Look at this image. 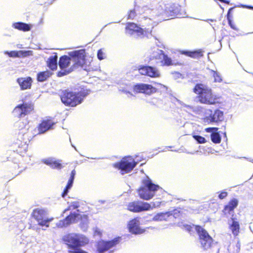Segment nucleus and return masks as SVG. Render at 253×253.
Returning <instances> with one entry per match:
<instances>
[{
  "label": "nucleus",
  "mask_w": 253,
  "mask_h": 253,
  "mask_svg": "<svg viewBox=\"0 0 253 253\" xmlns=\"http://www.w3.org/2000/svg\"><path fill=\"white\" fill-rule=\"evenodd\" d=\"M218 127H207L205 128V131L207 132H211V141L214 144L220 143L221 141V136L217 130Z\"/></svg>",
  "instance_id": "23"
},
{
  "label": "nucleus",
  "mask_w": 253,
  "mask_h": 253,
  "mask_svg": "<svg viewBox=\"0 0 253 253\" xmlns=\"http://www.w3.org/2000/svg\"><path fill=\"white\" fill-rule=\"evenodd\" d=\"M239 201L237 199L232 198L230 199L227 204L224 206L222 211L223 214L225 216L231 214L237 207Z\"/></svg>",
  "instance_id": "22"
},
{
  "label": "nucleus",
  "mask_w": 253,
  "mask_h": 253,
  "mask_svg": "<svg viewBox=\"0 0 253 253\" xmlns=\"http://www.w3.org/2000/svg\"><path fill=\"white\" fill-rule=\"evenodd\" d=\"M127 227L128 231L133 234H141L145 232V230L141 229L139 226V218L134 217L127 223Z\"/></svg>",
  "instance_id": "19"
},
{
  "label": "nucleus",
  "mask_w": 253,
  "mask_h": 253,
  "mask_svg": "<svg viewBox=\"0 0 253 253\" xmlns=\"http://www.w3.org/2000/svg\"><path fill=\"white\" fill-rule=\"evenodd\" d=\"M211 73L212 77L214 78V82L220 83L222 82V79L219 73L214 70H211Z\"/></svg>",
  "instance_id": "35"
},
{
  "label": "nucleus",
  "mask_w": 253,
  "mask_h": 253,
  "mask_svg": "<svg viewBox=\"0 0 253 253\" xmlns=\"http://www.w3.org/2000/svg\"><path fill=\"white\" fill-rule=\"evenodd\" d=\"M28 121H19L17 122V127L19 131V132H23L24 133V132H26L27 134H28Z\"/></svg>",
  "instance_id": "32"
},
{
  "label": "nucleus",
  "mask_w": 253,
  "mask_h": 253,
  "mask_svg": "<svg viewBox=\"0 0 253 253\" xmlns=\"http://www.w3.org/2000/svg\"><path fill=\"white\" fill-rule=\"evenodd\" d=\"M50 167L52 169H60L63 168V166L60 161L53 160Z\"/></svg>",
  "instance_id": "38"
},
{
  "label": "nucleus",
  "mask_w": 253,
  "mask_h": 253,
  "mask_svg": "<svg viewBox=\"0 0 253 253\" xmlns=\"http://www.w3.org/2000/svg\"><path fill=\"white\" fill-rule=\"evenodd\" d=\"M154 206H152L149 203L140 201H133L128 203L126 209L128 211L139 213L152 210Z\"/></svg>",
  "instance_id": "9"
},
{
  "label": "nucleus",
  "mask_w": 253,
  "mask_h": 253,
  "mask_svg": "<svg viewBox=\"0 0 253 253\" xmlns=\"http://www.w3.org/2000/svg\"><path fill=\"white\" fill-rule=\"evenodd\" d=\"M248 8H250V9H253V7H252V6H247Z\"/></svg>",
  "instance_id": "47"
},
{
  "label": "nucleus",
  "mask_w": 253,
  "mask_h": 253,
  "mask_svg": "<svg viewBox=\"0 0 253 253\" xmlns=\"http://www.w3.org/2000/svg\"><path fill=\"white\" fill-rule=\"evenodd\" d=\"M233 8H230L228 10L226 17H227V19L228 20V24H229V26H230V27L234 30L238 31V28L235 24H234V23L232 22L231 16L230 15V12L233 9Z\"/></svg>",
  "instance_id": "33"
},
{
  "label": "nucleus",
  "mask_w": 253,
  "mask_h": 253,
  "mask_svg": "<svg viewBox=\"0 0 253 253\" xmlns=\"http://www.w3.org/2000/svg\"><path fill=\"white\" fill-rule=\"evenodd\" d=\"M31 216L38 222L39 225L42 226L48 227V223L52 220V218L46 217V212L42 209H34L31 213Z\"/></svg>",
  "instance_id": "12"
},
{
  "label": "nucleus",
  "mask_w": 253,
  "mask_h": 253,
  "mask_svg": "<svg viewBox=\"0 0 253 253\" xmlns=\"http://www.w3.org/2000/svg\"><path fill=\"white\" fill-rule=\"evenodd\" d=\"M180 52L182 54L194 59H199L203 56V51L201 49L194 51L182 50Z\"/></svg>",
  "instance_id": "26"
},
{
  "label": "nucleus",
  "mask_w": 253,
  "mask_h": 253,
  "mask_svg": "<svg viewBox=\"0 0 253 253\" xmlns=\"http://www.w3.org/2000/svg\"><path fill=\"white\" fill-rule=\"evenodd\" d=\"M57 59L56 54L50 56L47 60L46 63L47 66L51 71H55L57 68Z\"/></svg>",
  "instance_id": "28"
},
{
  "label": "nucleus",
  "mask_w": 253,
  "mask_h": 253,
  "mask_svg": "<svg viewBox=\"0 0 253 253\" xmlns=\"http://www.w3.org/2000/svg\"><path fill=\"white\" fill-rule=\"evenodd\" d=\"M73 206L74 207V209H76V208H78V206H75V205H73Z\"/></svg>",
  "instance_id": "48"
},
{
  "label": "nucleus",
  "mask_w": 253,
  "mask_h": 253,
  "mask_svg": "<svg viewBox=\"0 0 253 253\" xmlns=\"http://www.w3.org/2000/svg\"><path fill=\"white\" fill-rule=\"evenodd\" d=\"M137 70L141 75L153 78L160 77L159 71L156 68L152 66L141 65L137 67Z\"/></svg>",
  "instance_id": "16"
},
{
  "label": "nucleus",
  "mask_w": 253,
  "mask_h": 253,
  "mask_svg": "<svg viewBox=\"0 0 253 253\" xmlns=\"http://www.w3.org/2000/svg\"><path fill=\"white\" fill-rule=\"evenodd\" d=\"M228 196V193L226 191H222L218 195V198L220 200L225 198Z\"/></svg>",
  "instance_id": "42"
},
{
  "label": "nucleus",
  "mask_w": 253,
  "mask_h": 253,
  "mask_svg": "<svg viewBox=\"0 0 253 253\" xmlns=\"http://www.w3.org/2000/svg\"><path fill=\"white\" fill-rule=\"evenodd\" d=\"M97 58L99 60H101L104 59V53L102 49H100L97 51Z\"/></svg>",
  "instance_id": "40"
},
{
  "label": "nucleus",
  "mask_w": 253,
  "mask_h": 253,
  "mask_svg": "<svg viewBox=\"0 0 253 253\" xmlns=\"http://www.w3.org/2000/svg\"><path fill=\"white\" fill-rule=\"evenodd\" d=\"M154 84H158V85H162L161 84H159V83H154Z\"/></svg>",
  "instance_id": "49"
},
{
  "label": "nucleus",
  "mask_w": 253,
  "mask_h": 253,
  "mask_svg": "<svg viewBox=\"0 0 253 253\" xmlns=\"http://www.w3.org/2000/svg\"><path fill=\"white\" fill-rule=\"evenodd\" d=\"M12 26L16 29L24 32L29 31L31 28L30 25L21 22L13 23Z\"/></svg>",
  "instance_id": "30"
},
{
  "label": "nucleus",
  "mask_w": 253,
  "mask_h": 253,
  "mask_svg": "<svg viewBox=\"0 0 253 253\" xmlns=\"http://www.w3.org/2000/svg\"><path fill=\"white\" fill-rule=\"evenodd\" d=\"M137 162L131 157H124L120 161L113 164V167L121 170L122 174L130 172L136 166Z\"/></svg>",
  "instance_id": "7"
},
{
  "label": "nucleus",
  "mask_w": 253,
  "mask_h": 253,
  "mask_svg": "<svg viewBox=\"0 0 253 253\" xmlns=\"http://www.w3.org/2000/svg\"><path fill=\"white\" fill-rule=\"evenodd\" d=\"M125 32L129 35H136L137 36H142L144 35L145 31L136 23L127 22L125 27Z\"/></svg>",
  "instance_id": "20"
},
{
  "label": "nucleus",
  "mask_w": 253,
  "mask_h": 253,
  "mask_svg": "<svg viewBox=\"0 0 253 253\" xmlns=\"http://www.w3.org/2000/svg\"><path fill=\"white\" fill-rule=\"evenodd\" d=\"M193 91L197 95L198 101L201 104L215 105L222 103L220 100L221 97L215 94L212 89L205 84H196Z\"/></svg>",
  "instance_id": "1"
},
{
  "label": "nucleus",
  "mask_w": 253,
  "mask_h": 253,
  "mask_svg": "<svg viewBox=\"0 0 253 253\" xmlns=\"http://www.w3.org/2000/svg\"><path fill=\"white\" fill-rule=\"evenodd\" d=\"M143 186L137 190L139 197L144 200H149L152 199L154 196L156 191L163 190L159 185L153 183L149 179H145L142 182Z\"/></svg>",
  "instance_id": "6"
},
{
  "label": "nucleus",
  "mask_w": 253,
  "mask_h": 253,
  "mask_svg": "<svg viewBox=\"0 0 253 253\" xmlns=\"http://www.w3.org/2000/svg\"><path fill=\"white\" fill-rule=\"evenodd\" d=\"M53 74L49 70L42 71L38 73L37 80L39 82H43L47 80Z\"/></svg>",
  "instance_id": "29"
},
{
  "label": "nucleus",
  "mask_w": 253,
  "mask_h": 253,
  "mask_svg": "<svg viewBox=\"0 0 253 253\" xmlns=\"http://www.w3.org/2000/svg\"><path fill=\"white\" fill-rule=\"evenodd\" d=\"M78 219H80L81 220L85 222L87 221L88 220V215L87 214H83L81 215L80 214L79 217H78Z\"/></svg>",
  "instance_id": "43"
},
{
  "label": "nucleus",
  "mask_w": 253,
  "mask_h": 253,
  "mask_svg": "<svg viewBox=\"0 0 253 253\" xmlns=\"http://www.w3.org/2000/svg\"><path fill=\"white\" fill-rule=\"evenodd\" d=\"M211 114L203 118V122L207 125L211 124L212 123H218L222 122L224 119L223 112L219 109H216L212 113L211 109L209 110Z\"/></svg>",
  "instance_id": "13"
},
{
  "label": "nucleus",
  "mask_w": 253,
  "mask_h": 253,
  "mask_svg": "<svg viewBox=\"0 0 253 253\" xmlns=\"http://www.w3.org/2000/svg\"><path fill=\"white\" fill-rule=\"evenodd\" d=\"M5 53L7 54L10 57H17V51H11L10 52L6 51Z\"/></svg>",
  "instance_id": "41"
},
{
  "label": "nucleus",
  "mask_w": 253,
  "mask_h": 253,
  "mask_svg": "<svg viewBox=\"0 0 253 253\" xmlns=\"http://www.w3.org/2000/svg\"><path fill=\"white\" fill-rule=\"evenodd\" d=\"M195 229L199 236V242L203 251L206 252L207 253H213L214 243L212 238L200 225H196Z\"/></svg>",
  "instance_id": "5"
},
{
  "label": "nucleus",
  "mask_w": 253,
  "mask_h": 253,
  "mask_svg": "<svg viewBox=\"0 0 253 253\" xmlns=\"http://www.w3.org/2000/svg\"><path fill=\"white\" fill-rule=\"evenodd\" d=\"M170 213L169 211L157 213L153 218V220L156 221H167L170 218Z\"/></svg>",
  "instance_id": "31"
},
{
  "label": "nucleus",
  "mask_w": 253,
  "mask_h": 253,
  "mask_svg": "<svg viewBox=\"0 0 253 253\" xmlns=\"http://www.w3.org/2000/svg\"><path fill=\"white\" fill-rule=\"evenodd\" d=\"M34 109V105L32 102H23L16 106L12 113L16 117L21 118L30 114Z\"/></svg>",
  "instance_id": "10"
},
{
  "label": "nucleus",
  "mask_w": 253,
  "mask_h": 253,
  "mask_svg": "<svg viewBox=\"0 0 253 253\" xmlns=\"http://www.w3.org/2000/svg\"><path fill=\"white\" fill-rule=\"evenodd\" d=\"M193 137L200 144L205 143L206 142V139L200 135H194Z\"/></svg>",
  "instance_id": "39"
},
{
  "label": "nucleus",
  "mask_w": 253,
  "mask_h": 253,
  "mask_svg": "<svg viewBox=\"0 0 253 253\" xmlns=\"http://www.w3.org/2000/svg\"><path fill=\"white\" fill-rule=\"evenodd\" d=\"M76 173V172L75 169L72 170L68 183L62 193L61 195L62 197H65L67 195L69 190L72 187Z\"/></svg>",
  "instance_id": "27"
},
{
  "label": "nucleus",
  "mask_w": 253,
  "mask_h": 253,
  "mask_svg": "<svg viewBox=\"0 0 253 253\" xmlns=\"http://www.w3.org/2000/svg\"><path fill=\"white\" fill-rule=\"evenodd\" d=\"M133 90L136 93H142L149 95L158 91V89L152 85L142 83L134 85Z\"/></svg>",
  "instance_id": "17"
},
{
  "label": "nucleus",
  "mask_w": 253,
  "mask_h": 253,
  "mask_svg": "<svg viewBox=\"0 0 253 253\" xmlns=\"http://www.w3.org/2000/svg\"><path fill=\"white\" fill-rule=\"evenodd\" d=\"M17 57H25L32 55V51L19 50L17 51Z\"/></svg>",
  "instance_id": "36"
},
{
  "label": "nucleus",
  "mask_w": 253,
  "mask_h": 253,
  "mask_svg": "<svg viewBox=\"0 0 253 253\" xmlns=\"http://www.w3.org/2000/svg\"><path fill=\"white\" fill-rule=\"evenodd\" d=\"M52 162L53 160L52 159H45L43 160V163L50 167H51Z\"/></svg>",
  "instance_id": "45"
},
{
  "label": "nucleus",
  "mask_w": 253,
  "mask_h": 253,
  "mask_svg": "<svg viewBox=\"0 0 253 253\" xmlns=\"http://www.w3.org/2000/svg\"><path fill=\"white\" fill-rule=\"evenodd\" d=\"M16 81L21 90L30 89L33 82L32 79L30 77L18 78Z\"/></svg>",
  "instance_id": "24"
},
{
  "label": "nucleus",
  "mask_w": 253,
  "mask_h": 253,
  "mask_svg": "<svg viewBox=\"0 0 253 253\" xmlns=\"http://www.w3.org/2000/svg\"><path fill=\"white\" fill-rule=\"evenodd\" d=\"M121 238L117 237L110 241L100 240L96 244L98 253H104L111 248L116 247L121 241Z\"/></svg>",
  "instance_id": "11"
},
{
  "label": "nucleus",
  "mask_w": 253,
  "mask_h": 253,
  "mask_svg": "<svg viewBox=\"0 0 253 253\" xmlns=\"http://www.w3.org/2000/svg\"><path fill=\"white\" fill-rule=\"evenodd\" d=\"M62 240L69 249L70 253H88L81 249L89 243L88 239L84 235L69 233L64 235Z\"/></svg>",
  "instance_id": "2"
},
{
  "label": "nucleus",
  "mask_w": 253,
  "mask_h": 253,
  "mask_svg": "<svg viewBox=\"0 0 253 253\" xmlns=\"http://www.w3.org/2000/svg\"><path fill=\"white\" fill-rule=\"evenodd\" d=\"M79 213L71 212L65 218L62 220H60L57 224V226L60 228L66 227L72 223L76 222L77 221L78 217H79Z\"/></svg>",
  "instance_id": "21"
},
{
  "label": "nucleus",
  "mask_w": 253,
  "mask_h": 253,
  "mask_svg": "<svg viewBox=\"0 0 253 253\" xmlns=\"http://www.w3.org/2000/svg\"><path fill=\"white\" fill-rule=\"evenodd\" d=\"M88 94L87 91L84 90L75 92L65 89L62 91L60 99L66 106L75 107L81 104Z\"/></svg>",
  "instance_id": "4"
},
{
  "label": "nucleus",
  "mask_w": 253,
  "mask_h": 253,
  "mask_svg": "<svg viewBox=\"0 0 253 253\" xmlns=\"http://www.w3.org/2000/svg\"><path fill=\"white\" fill-rule=\"evenodd\" d=\"M30 136L26 132H18L14 145L16 147L15 151L17 153L22 155L26 153L28 149V142L30 140Z\"/></svg>",
  "instance_id": "8"
},
{
  "label": "nucleus",
  "mask_w": 253,
  "mask_h": 253,
  "mask_svg": "<svg viewBox=\"0 0 253 253\" xmlns=\"http://www.w3.org/2000/svg\"><path fill=\"white\" fill-rule=\"evenodd\" d=\"M70 56L71 57L72 62H73V64L71 66L70 70L60 73V75L69 74L78 68H81L87 72H90L93 70L90 62L87 61L85 59V49H82L74 51L70 53Z\"/></svg>",
  "instance_id": "3"
},
{
  "label": "nucleus",
  "mask_w": 253,
  "mask_h": 253,
  "mask_svg": "<svg viewBox=\"0 0 253 253\" xmlns=\"http://www.w3.org/2000/svg\"><path fill=\"white\" fill-rule=\"evenodd\" d=\"M196 225L194 224H184L183 228L190 234L193 233V229Z\"/></svg>",
  "instance_id": "37"
},
{
  "label": "nucleus",
  "mask_w": 253,
  "mask_h": 253,
  "mask_svg": "<svg viewBox=\"0 0 253 253\" xmlns=\"http://www.w3.org/2000/svg\"><path fill=\"white\" fill-rule=\"evenodd\" d=\"M156 60L155 63H161L162 66H169L172 65V60L165 53L164 51L160 50L157 52L155 55L149 58V62L152 60Z\"/></svg>",
  "instance_id": "14"
},
{
  "label": "nucleus",
  "mask_w": 253,
  "mask_h": 253,
  "mask_svg": "<svg viewBox=\"0 0 253 253\" xmlns=\"http://www.w3.org/2000/svg\"><path fill=\"white\" fill-rule=\"evenodd\" d=\"M136 15V13L134 10L129 11L128 14V19H133Z\"/></svg>",
  "instance_id": "44"
},
{
  "label": "nucleus",
  "mask_w": 253,
  "mask_h": 253,
  "mask_svg": "<svg viewBox=\"0 0 253 253\" xmlns=\"http://www.w3.org/2000/svg\"><path fill=\"white\" fill-rule=\"evenodd\" d=\"M170 217H173L174 218H179L182 216V211L180 208H176L171 211H169Z\"/></svg>",
  "instance_id": "34"
},
{
  "label": "nucleus",
  "mask_w": 253,
  "mask_h": 253,
  "mask_svg": "<svg viewBox=\"0 0 253 253\" xmlns=\"http://www.w3.org/2000/svg\"><path fill=\"white\" fill-rule=\"evenodd\" d=\"M231 223L229 224V229L234 237L239 235L240 231V225L238 221L235 218H231Z\"/></svg>",
  "instance_id": "25"
},
{
  "label": "nucleus",
  "mask_w": 253,
  "mask_h": 253,
  "mask_svg": "<svg viewBox=\"0 0 253 253\" xmlns=\"http://www.w3.org/2000/svg\"><path fill=\"white\" fill-rule=\"evenodd\" d=\"M71 61H72V58H71V56H68L67 55H64L61 56L59 58L58 65H59V68L61 69V70L58 71L57 73V77H61L67 75V74L60 75V73H63L66 71H68V70L70 69L71 66H70V65Z\"/></svg>",
  "instance_id": "18"
},
{
  "label": "nucleus",
  "mask_w": 253,
  "mask_h": 253,
  "mask_svg": "<svg viewBox=\"0 0 253 253\" xmlns=\"http://www.w3.org/2000/svg\"><path fill=\"white\" fill-rule=\"evenodd\" d=\"M56 124L53 119L50 117H47L41 121L37 126L38 134L44 133L47 131L52 129Z\"/></svg>",
  "instance_id": "15"
},
{
  "label": "nucleus",
  "mask_w": 253,
  "mask_h": 253,
  "mask_svg": "<svg viewBox=\"0 0 253 253\" xmlns=\"http://www.w3.org/2000/svg\"><path fill=\"white\" fill-rule=\"evenodd\" d=\"M166 11L169 13V11H171L172 12L173 14H176V11H175V10L174 9H173L172 10H170L169 9V10H167L166 9Z\"/></svg>",
  "instance_id": "46"
}]
</instances>
